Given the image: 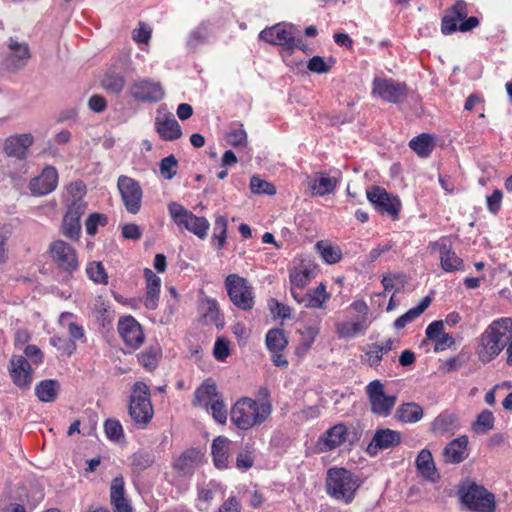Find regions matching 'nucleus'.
Returning a JSON list of instances; mask_svg holds the SVG:
<instances>
[{"mask_svg": "<svg viewBox=\"0 0 512 512\" xmlns=\"http://www.w3.org/2000/svg\"><path fill=\"white\" fill-rule=\"evenodd\" d=\"M511 329V318L495 320L485 329L477 345V355L481 362L488 363L501 353L511 338Z\"/></svg>", "mask_w": 512, "mask_h": 512, "instance_id": "obj_1", "label": "nucleus"}, {"mask_svg": "<svg viewBox=\"0 0 512 512\" xmlns=\"http://www.w3.org/2000/svg\"><path fill=\"white\" fill-rule=\"evenodd\" d=\"M86 194V186L81 181H76L67 186L66 202L68 211L62 223V233L65 237L77 240L80 235V218L86 210L83 197Z\"/></svg>", "mask_w": 512, "mask_h": 512, "instance_id": "obj_2", "label": "nucleus"}, {"mask_svg": "<svg viewBox=\"0 0 512 512\" xmlns=\"http://www.w3.org/2000/svg\"><path fill=\"white\" fill-rule=\"evenodd\" d=\"M272 412L269 402L258 403L249 398H240L230 411L231 422L241 430H248L264 423Z\"/></svg>", "mask_w": 512, "mask_h": 512, "instance_id": "obj_3", "label": "nucleus"}, {"mask_svg": "<svg viewBox=\"0 0 512 512\" xmlns=\"http://www.w3.org/2000/svg\"><path fill=\"white\" fill-rule=\"evenodd\" d=\"M359 487V479L351 471L337 467L327 471L325 488L333 499L346 504L351 503Z\"/></svg>", "mask_w": 512, "mask_h": 512, "instance_id": "obj_4", "label": "nucleus"}, {"mask_svg": "<svg viewBox=\"0 0 512 512\" xmlns=\"http://www.w3.org/2000/svg\"><path fill=\"white\" fill-rule=\"evenodd\" d=\"M128 412L133 422L139 427H146L152 420L154 410L150 401L149 387L137 381L132 388Z\"/></svg>", "mask_w": 512, "mask_h": 512, "instance_id": "obj_5", "label": "nucleus"}, {"mask_svg": "<svg viewBox=\"0 0 512 512\" xmlns=\"http://www.w3.org/2000/svg\"><path fill=\"white\" fill-rule=\"evenodd\" d=\"M459 493L463 504L473 512H495L496 510L494 494L475 482L461 486Z\"/></svg>", "mask_w": 512, "mask_h": 512, "instance_id": "obj_6", "label": "nucleus"}, {"mask_svg": "<svg viewBox=\"0 0 512 512\" xmlns=\"http://www.w3.org/2000/svg\"><path fill=\"white\" fill-rule=\"evenodd\" d=\"M225 288L231 302L239 309L251 310L254 306V293L248 281L238 274H229Z\"/></svg>", "mask_w": 512, "mask_h": 512, "instance_id": "obj_7", "label": "nucleus"}, {"mask_svg": "<svg viewBox=\"0 0 512 512\" xmlns=\"http://www.w3.org/2000/svg\"><path fill=\"white\" fill-rule=\"evenodd\" d=\"M169 213L173 221L178 226H183L200 239H204L207 236L209 229V222L205 217H198L191 211L184 208L177 202H171L168 205Z\"/></svg>", "mask_w": 512, "mask_h": 512, "instance_id": "obj_8", "label": "nucleus"}, {"mask_svg": "<svg viewBox=\"0 0 512 512\" xmlns=\"http://www.w3.org/2000/svg\"><path fill=\"white\" fill-rule=\"evenodd\" d=\"M370 410L373 414L387 417L391 414L396 401V395H386L384 385L379 380L371 381L366 387Z\"/></svg>", "mask_w": 512, "mask_h": 512, "instance_id": "obj_9", "label": "nucleus"}, {"mask_svg": "<svg viewBox=\"0 0 512 512\" xmlns=\"http://www.w3.org/2000/svg\"><path fill=\"white\" fill-rule=\"evenodd\" d=\"M260 38L268 43L280 45L288 50L302 49L303 41L295 37V27L289 24H277L260 32Z\"/></svg>", "mask_w": 512, "mask_h": 512, "instance_id": "obj_10", "label": "nucleus"}, {"mask_svg": "<svg viewBox=\"0 0 512 512\" xmlns=\"http://www.w3.org/2000/svg\"><path fill=\"white\" fill-rule=\"evenodd\" d=\"M52 262L57 269L72 274L79 267L76 250L63 240H56L49 245Z\"/></svg>", "mask_w": 512, "mask_h": 512, "instance_id": "obj_11", "label": "nucleus"}, {"mask_svg": "<svg viewBox=\"0 0 512 512\" xmlns=\"http://www.w3.org/2000/svg\"><path fill=\"white\" fill-rule=\"evenodd\" d=\"M117 187L126 210L131 214H137L141 208L143 195L139 183L128 176L122 175L118 178Z\"/></svg>", "mask_w": 512, "mask_h": 512, "instance_id": "obj_12", "label": "nucleus"}, {"mask_svg": "<svg viewBox=\"0 0 512 512\" xmlns=\"http://www.w3.org/2000/svg\"><path fill=\"white\" fill-rule=\"evenodd\" d=\"M372 93L384 101L396 104L405 98L407 86L405 83H400L393 79L375 78Z\"/></svg>", "mask_w": 512, "mask_h": 512, "instance_id": "obj_13", "label": "nucleus"}, {"mask_svg": "<svg viewBox=\"0 0 512 512\" xmlns=\"http://www.w3.org/2000/svg\"><path fill=\"white\" fill-rule=\"evenodd\" d=\"M33 143L34 136L31 133L13 134L4 140L3 153L7 157L23 161L28 158Z\"/></svg>", "mask_w": 512, "mask_h": 512, "instance_id": "obj_14", "label": "nucleus"}, {"mask_svg": "<svg viewBox=\"0 0 512 512\" xmlns=\"http://www.w3.org/2000/svg\"><path fill=\"white\" fill-rule=\"evenodd\" d=\"M130 93L135 100L141 102H159L165 95L159 82L148 79L134 82L130 87Z\"/></svg>", "mask_w": 512, "mask_h": 512, "instance_id": "obj_15", "label": "nucleus"}, {"mask_svg": "<svg viewBox=\"0 0 512 512\" xmlns=\"http://www.w3.org/2000/svg\"><path fill=\"white\" fill-rule=\"evenodd\" d=\"M368 200L378 209L381 213H387L392 218L396 219L399 214L400 201L396 198L391 199L390 195L385 189L379 186H373L367 190Z\"/></svg>", "mask_w": 512, "mask_h": 512, "instance_id": "obj_16", "label": "nucleus"}, {"mask_svg": "<svg viewBox=\"0 0 512 512\" xmlns=\"http://www.w3.org/2000/svg\"><path fill=\"white\" fill-rule=\"evenodd\" d=\"M13 383L20 389L29 388L32 383V369L27 359L22 355H14L8 366Z\"/></svg>", "mask_w": 512, "mask_h": 512, "instance_id": "obj_17", "label": "nucleus"}, {"mask_svg": "<svg viewBox=\"0 0 512 512\" xmlns=\"http://www.w3.org/2000/svg\"><path fill=\"white\" fill-rule=\"evenodd\" d=\"M8 47L10 53L4 60V67L13 72L24 68L31 57L28 44L19 43L17 40L10 38Z\"/></svg>", "mask_w": 512, "mask_h": 512, "instance_id": "obj_18", "label": "nucleus"}, {"mask_svg": "<svg viewBox=\"0 0 512 512\" xmlns=\"http://www.w3.org/2000/svg\"><path fill=\"white\" fill-rule=\"evenodd\" d=\"M401 442V434L398 431L386 428L378 429L374 433L371 442L367 447V453L374 456L380 450L394 448Z\"/></svg>", "mask_w": 512, "mask_h": 512, "instance_id": "obj_19", "label": "nucleus"}, {"mask_svg": "<svg viewBox=\"0 0 512 512\" xmlns=\"http://www.w3.org/2000/svg\"><path fill=\"white\" fill-rule=\"evenodd\" d=\"M118 331L126 345L137 349L144 341L141 325L131 316L120 319Z\"/></svg>", "mask_w": 512, "mask_h": 512, "instance_id": "obj_20", "label": "nucleus"}, {"mask_svg": "<svg viewBox=\"0 0 512 512\" xmlns=\"http://www.w3.org/2000/svg\"><path fill=\"white\" fill-rule=\"evenodd\" d=\"M57 183L58 173L56 168L48 166L38 177L30 181L29 189L33 195H46L56 188Z\"/></svg>", "mask_w": 512, "mask_h": 512, "instance_id": "obj_21", "label": "nucleus"}, {"mask_svg": "<svg viewBox=\"0 0 512 512\" xmlns=\"http://www.w3.org/2000/svg\"><path fill=\"white\" fill-rule=\"evenodd\" d=\"M110 503L114 512H133L129 500L125 497L124 479L115 477L110 485Z\"/></svg>", "mask_w": 512, "mask_h": 512, "instance_id": "obj_22", "label": "nucleus"}, {"mask_svg": "<svg viewBox=\"0 0 512 512\" xmlns=\"http://www.w3.org/2000/svg\"><path fill=\"white\" fill-rule=\"evenodd\" d=\"M313 278V271L308 267L295 268L291 270L289 275L290 292L294 300L297 302L302 299L304 288Z\"/></svg>", "mask_w": 512, "mask_h": 512, "instance_id": "obj_23", "label": "nucleus"}, {"mask_svg": "<svg viewBox=\"0 0 512 512\" xmlns=\"http://www.w3.org/2000/svg\"><path fill=\"white\" fill-rule=\"evenodd\" d=\"M155 128L159 136L165 141H174L182 135L181 127L173 115L157 116Z\"/></svg>", "mask_w": 512, "mask_h": 512, "instance_id": "obj_24", "label": "nucleus"}, {"mask_svg": "<svg viewBox=\"0 0 512 512\" xmlns=\"http://www.w3.org/2000/svg\"><path fill=\"white\" fill-rule=\"evenodd\" d=\"M337 179L329 177L323 172H317L313 177L309 178L308 186L314 196H324L335 191Z\"/></svg>", "mask_w": 512, "mask_h": 512, "instance_id": "obj_25", "label": "nucleus"}, {"mask_svg": "<svg viewBox=\"0 0 512 512\" xmlns=\"http://www.w3.org/2000/svg\"><path fill=\"white\" fill-rule=\"evenodd\" d=\"M468 445V437L463 435L449 442L443 450V458L446 463H460L465 459Z\"/></svg>", "mask_w": 512, "mask_h": 512, "instance_id": "obj_26", "label": "nucleus"}, {"mask_svg": "<svg viewBox=\"0 0 512 512\" xmlns=\"http://www.w3.org/2000/svg\"><path fill=\"white\" fill-rule=\"evenodd\" d=\"M200 461V451L190 448L184 451L174 462L175 470L183 476L191 475Z\"/></svg>", "mask_w": 512, "mask_h": 512, "instance_id": "obj_27", "label": "nucleus"}, {"mask_svg": "<svg viewBox=\"0 0 512 512\" xmlns=\"http://www.w3.org/2000/svg\"><path fill=\"white\" fill-rule=\"evenodd\" d=\"M220 396L217 386L211 379L205 380L202 385L197 388L194 395L193 404L198 407L208 409V406Z\"/></svg>", "mask_w": 512, "mask_h": 512, "instance_id": "obj_28", "label": "nucleus"}, {"mask_svg": "<svg viewBox=\"0 0 512 512\" xmlns=\"http://www.w3.org/2000/svg\"><path fill=\"white\" fill-rule=\"evenodd\" d=\"M416 467L424 478L432 482L438 480L439 474L437 473L432 453L428 449H423L419 452L416 458Z\"/></svg>", "mask_w": 512, "mask_h": 512, "instance_id": "obj_29", "label": "nucleus"}, {"mask_svg": "<svg viewBox=\"0 0 512 512\" xmlns=\"http://www.w3.org/2000/svg\"><path fill=\"white\" fill-rule=\"evenodd\" d=\"M348 434L347 428L343 424H336L330 428L322 438L324 451H331L339 447L345 440Z\"/></svg>", "mask_w": 512, "mask_h": 512, "instance_id": "obj_30", "label": "nucleus"}, {"mask_svg": "<svg viewBox=\"0 0 512 512\" xmlns=\"http://www.w3.org/2000/svg\"><path fill=\"white\" fill-rule=\"evenodd\" d=\"M330 298L326 292V286L320 283L312 292L304 293L302 299L297 301L298 304L304 305L306 308H323L324 303Z\"/></svg>", "mask_w": 512, "mask_h": 512, "instance_id": "obj_31", "label": "nucleus"}, {"mask_svg": "<svg viewBox=\"0 0 512 512\" xmlns=\"http://www.w3.org/2000/svg\"><path fill=\"white\" fill-rule=\"evenodd\" d=\"M424 415L422 407L415 402L401 404L396 411V418L403 423H416Z\"/></svg>", "mask_w": 512, "mask_h": 512, "instance_id": "obj_32", "label": "nucleus"}, {"mask_svg": "<svg viewBox=\"0 0 512 512\" xmlns=\"http://www.w3.org/2000/svg\"><path fill=\"white\" fill-rule=\"evenodd\" d=\"M409 147L420 157H428L435 148L434 137L427 133H422L409 142Z\"/></svg>", "mask_w": 512, "mask_h": 512, "instance_id": "obj_33", "label": "nucleus"}, {"mask_svg": "<svg viewBox=\"0 0 512 512\" xmlns=\"http://www.w3.org/2000/svg\"><path fill=\"white\" fill-rule=\"evenodd\" d=\"M60 385L57 380H43L35 387V393L41 402H54L58 396Z\"/></svg>", "mask_w": 512, "mask_h": 512, "instance_id": "obj_34", "label": "nucleus"}, {"mask_svg": "<svg viewBox=\"0 0 512 512\" xmlns=\"http://www.w3.org/2000/svg\"><path fill=\"white\" fill-rule=\"evenodd\" d=\"M457 427L458 420L456 415L449 412L441 413L432 423V429L441 434L453 432Z\"/></svg>", "mask_w": 512, "mask_h": 512, "instance_id": "obj_35", "label": "nucleus"}, {"mask_svg": "<svg viewBox=\"0 0 512 512\" xmlns=\"http://www.w3.org/2000/svg\"><path fill=\"white\" fill-rule=\"evenodd\" d=\"M228 439L223 436H219L214 439L212 443V455L213 460L217 468H225L227 464V445Z\"/></svg>", "mask_w": 512, "mask_h": 512, "instance_id": "obj_36", "label": "nucleus"}, {"mask_svg": "<svg viewBox=\"0 0 512 512\" xmlns=\"http://www.w3.org/2000/svg\"><path fill=\"white\" fill-rule=\"evenodd\" d=\"M316 249L320 253L322 259L327 264H335L342 258V251L339 247L333 246L328 242L319 241L316 244Z\"/></svg>", "mask_w": 512, "mask_h": 512, "instance_id": "obj_37", "label": "nucleus"}, {"mask_svg": "<svg viewBox=\"0 0 512 512\" xmlns=\"http://www.w3.org/2000/svg\"><path fill=\"white\" fill-rule=\"evenodd\" d=\"M366 329L365 320L359 322H340L336 325V331L340 338H352Z\"/></svg>", "mask_w": 512, "mask_h": 512, "instance_id": "obj_38", "label": "nucleus"}, {"mask_svg": "<svg viewBox=\"0 0 512 512\" xmlns=\"http://www.w3.org/2000/svg\"><path fill=\"white\" fill-rule=\"evenodd\" d=\"M285 332L282 329H272L266 335V345L273 352H280L287 346Z\"/></svg>", "mask_w": 512, "mask_h": 512, "instance_id": "obj_39", "label": "nucleus"}, {"mask_svg": "<svg viewBox=\"0 0 512 512\" xmlns=\"http://www.w3.org/2000/svg\"><path fill=\"white\" fill-rule=\"evenodd\" d=\"M440 264L443 270L446 272H454L462 268L463 260L451 250L450 244L449 248L445 250L440 256Z\"/></svg>", "mask_w": 512, "mask_h": 512, "instance_id": "obj_40", "label": "nucleus"}, {"mask_svg": "<svg viewBox=\"0 0 512 512\" xmlns=\"http://www.w3.org/2000/svg\"><path fill=\"white\" fill-rule=\"evenodd\" d=\"M161 349L158 345L148 347L144 352L138 355V360L148 370H153L157 366Z\"/></svg>", "mask_w": 512, "mask_h": 512, "instance_id": "obj_41", "label": "nucleus"}, {"mask_svg": "<svg viewBox=\"0 0 512 512\" xmlns=\"http://www.w3.org/2000/svg\"><path fill=\"white\" fill-rule=\"evenodd\" d=\"M155 456L151 452L140 451L133 455L131 466L134 472H142L152 466Z\"/></svg>", "mask_w": 512, "mask_h": 512, "instance_id": "obj_42", "label": "nucleus"}, {"mask_svg": "<svg viewBox=\"0 0 512 512\" xmlns=\"http://www.w3.org/2000/svg\"><path fill=\"white\" fill-rule=\"evenodd\" d=\"M494 428V416L489 410L482 411L473 423V430L476 433L485 434Z\"/></svg>", "mask_w": 512, "mask_h": 512, "instance_id": "obj_43", "label": "nucleus"}, {"mask_svg": "<svg viewBox=\"0 0 512 512\" xmlns=\"http://www.w3.org/2000/svg\"><path fill=\"white\" fill-rule=\"evenodd\" d=\"M209 31L206 25H200L191 31L187 40V46L196 49L199 45L208 41Z\"/></svg>", "mask_w": 512, "mask_h": 512, "instance_id": "obj_44", "label": "nucleus"}, {"mask_svg": "<svg viewBox=\"0 0 512 512\" xmlns=\"http://www.w3.org/2000/svg\"><path fill=\"white\" fill-rule=\"evenodd\" d=\"M212 417L220 424H225L228 418V412L223 397L220 395L208 406Z\"/></svg>", "mask_w": 512, "mask_h": 512, "instance_id": "obj_45", "label": "nucleus"}, {"mask_svg": "<svg viewBox=\"0 0 512 512\" xmlns=\"http://www.w3.org/2000/svg\"><path fill=\"white\" fill-rule=\"evenodd\" d=\"M250 189L255 194L274 195L276 193V188L272 183L262 180L258 176H252Z\"/></svg>", "mask_w": 512, "mask_h": 512, "instance_id": "obj_46", "label": "nucleus"}, {"mask_svg": "<svg viewBox=\"0 0 512 512\" xmlns=\"http://www.w3.org/2000/svg\"><path fill=\"white\" fill-rule=\"evenodd\" d=\"M87 275L95 283L107 284L108 276L101 262H92L86 268Z\"/></svg>", "mask_w": 512, "mask_h": 512, "instance_id": "obj_47", "label": "nucleus"}, {"mask_svg": "<svg viewBox=\"0 0 512 512\" xmlns=\"http://www.w3.org/2000/svg\"><path fill=\"white\" fill-rule=\"evenodd\" d=\"M178 161L174 155H169L160 161L159 169L161 175L167 179H172L177 174Z\"/></svg>", "mask_w": 512, "mask_h": 512, "instance_id": "obj_48", "label": "nucleus"}, {"mask_svg": "<svg viewBox=\"0 0 512 512\" xmlns=\"http://www.w3.org/2000/svg\"><path fill=\"white\" fill-rule=\"evenodd\" d=\"M102 87L111 93L118 94L124 88V79L116 74L107 75L102 80Z\"/></svg>", "mask_w": 512, "mask_h": 512, "instance_id": "obj_49", "label": "nucleus"}, {"mask_svg": "<svg viewBox=\"0 0 512 512\" xmlns=\"http://www.w3.org/2000/svg\"><path fill=\"white\" fill-rule=\"evenodd\" d=\"M108 222L107 216L100 213L91 214L86 221V231L89 235H95L98 225L105 226Z\"/></svg>", "mask_w": 512, "mask_h": 512, "instance_id": "obj_50", "label": "nucleus"}, {"mask_svg": "<svg viewBox=\"0 0 512 512\" xmlns=\"http://www.w3.org/2000/svg\"><path fill=\"white\" fill-rule=\"evenodd\" d=\"M151 33V28L147 24L140 22L138 27L133 30L132 35L137 43L147 44L151 38Z\"/></svg>", "mask_w": 512, "mask_h": 512, "instance_id": "obj_51", "label": "nucleus"}, {"mask_svg": "<svg viewBox=\"0 0 512 512\" xmlns=\"http://www.w3.org/2000/svg\"><path fill=\"white\" fill-rule=\"evenodd\" d=\"M104 427L107 437L111 440H118L123 435L122 426L117 420H106Z\"/></svg>", "mask_w": 512, "mask_h": 512, "instance_id": "obj_52", "label": "nucleus"}, {"mask_svg": "<svg viewBox=\"0 0 512 512\" xmlns=\"http://www.w3.org/2000/svg\"><path fill=\"white\" fill-rule=\"evenodd\" d=\"M226 140L233 147L245 145L247 142V133L243 129L233 130L227 134Z\"/></svg>", "mask_w": 512, "mask_h": 512, "instance_id": "obj_53", "label": "nucleus"}, {"mask_svg": "<svg viewBox=\"0 0 512 512\" xmlns=\"http://www.w3.org/2000/svg\"><path fill=\"white\" fill-rule=\"evenodd\" d=\"M307 68L314 73L323 74L327 73L331 67L322 57L314 56L309 60Z\"/></svg>", "mask_w": 512, "mask_h": 512, "instance_id": "obj_54", "label": "nucleus"}, {"mask_svg": "<svg viewBox=\"0 0 512 512\" xmlns=\"http://www.w3.org/2000/svg\"><path fill=\"white\" fill-rule=\"evenodd\" d=\"M213 353L217 360H219V361L225 360L230 354L228 341H226L223 338L217 339V341L215 342V345H214Z\"/></svg>", "mask_w": 512, "mask_h": 512, "instance_id": "obj_55", "label": "nucleus"}, {"mask_svg": "<svg viewBox=\"0 0 512 512\" xmlns=\"http://www.w3.org/2000/svg\"><path fill=\"white\" fill-rule=\"evenodd\" d=\"M146 297L144 305L149 310H155L158 307L160 288H146Z\"/></svg>", "mask_w": 512, "mask_h": 512, "instance_id": "obj_56", "label": "nucleus"}, {"mask_svg": "<svg viewBox=\"0 0 512 512\" xmlns=\"http://www.w3.org/2000/svg\"><path fill=\"white\" fill-rule=\"evenodd\" d=\"M457 21H460L454 15L447 12V14L442 18L441 23V31L443 34H451L455 32L459 27H457Z\"/></svg>", "mask_w": 512, "mask_h": 512, "instance_id": "obj_57", "label": "nucleus"}, {"mask_svg": "<svg viewBox=\"0 0 512 512\" xmlns=\"http://www.w3.org/2000/svg\"><path fill=\"white\" fill-rule=\"evenodd\" d=\"M444 333V324L441 320L430 323L426 329V337L428 340H437Z\"/></svg>", "mask_w": 512, "mask_h": 512, "instance_id": "obj_58", "label": "nucleus"}, {"mask_svg": "<svg viewBox=\"0 0 512 512\" xmlns=\"http://www.w3.org/2000/svg\"><path fill=\"white\" fill-rule=\"evenodd\" d=\"M122 236L127 240L137 241L141 238L142 232L136 224H125L122 227Z\"/></svg>", "mask_w": 512, "mask_h": 512, "instance_id": "obj_59", "label": "nucleus"}, {"mask_svg": "<svg viewBox=\"0 0 512 512\" xmlns=\"http://www.w3.org/2000/svg\"><path fill=\"white\" fill-rule=\"evenodd\" d=\"M455 344V339L447 334L443 333L437 340H435L434 350L436 352L444 351Z\"/></svg>", "mask_w": 512, "mask_h": 512, "instance_id": "obj_60", "label": "nucleus"}, {"mask_svg": "<svg viewBox=\"0 0 512 512\" xmlns=\"http://www.w3.org/2000/svg\"><path fill=\"white\" fill-rule=\"evenodd\" d=\"M430 303H431V298L429 296H426L422 299V301L419 303V305L417 307L408 310L406 312V314L408 315L409 319H411V321H413L414 319L419 317L428 308Z\"/></svg>", "mask_w": 512, "mask_h": 512, "instance_id": "obj_61", "label": "nucleus"}, {"mask_svg": "<svg viewBox=\"0 0 512 512\" xmlns=\"http://www.w3.org/2000/svg\"><path fill=\"white\" fill-rule=\"evenodd\" d=\"M25 358H29L34 364H39L43 360V353L36 345H28L25 350Z\"/></svg>", "mask_w": 512, "mask_h": 512, "instance_id": "obj_62", "label": "nucleus"}, {"mask_svg": "<svg viewBox=\"0 0 512 512\" xmlns=\"http://www.w3.org/2000/svg\"><path fill=\"white\" fill-rule=\"evenodd\" d=\"M502 192L495 190L490 196L487 197V205L492 213H497L501 207Z\"/></svg>", "mask_w": 512, "mask_h": 512, "instance_id": "obj_63", "label": "nucleus"}, {"mask_svg": "<svg viewBox=\"0 0 512 512\" xmlns=\"http://www.w3.org/2000/svg\"><path fill=\"white\" fill-rule=\"evenodd\" d=\"M241 503L236 497H229L218 509V512H240Z\"/></svg>", "mask_w": 512, "mask_h": 512, "instance_id": "obj_64", "label": "nucleus"}]
</instances>
